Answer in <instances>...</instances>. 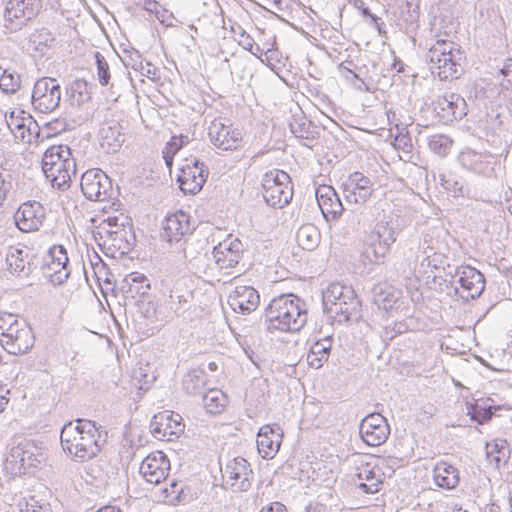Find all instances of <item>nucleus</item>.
<instances>
[{
	"mask_svg": "<svg viewBox=\"0 0 512 512\" xmlns=\"http://www.w3.org/2000/svg\"><path fill=\"white\" fill-rule=\"evenodd\" d=\"M459 161L463 168L478 175L490 176L494 170V157L477 153L475 151H465L459 156Z\"/></svg>",
	"mask_w": 512,
	"mask_h": 512,
	"instance_id": "28",
	"label": "nucleus"
},
{
	"mask_svg": "<svg viewBox=\"0 0 512 512\" xmlns=\"http://www.w3.org/2000/svg\"><path fill=\"white\" fill-rule=\"evenodd\" d=\"M41 9V0H9L5 4V27L15 31L26 21L33 19Z\"/></svg>",
	"mask_w": 512,
	"mask_h": 512,
	"instance_id": "13",
	"label": "nucleus"
},
{
	"mask_svg": "<svg viewBox=\"0 0 512 512\" xmlns=\"http://www.w3.org/2000/svg\"><path fill=\"white\" fill-rule=\"evenodd\" d=\"M354 290L350 286L342 285L341 283H331L324 291L322 295L324 311L331 308L333 304L338 303L340 297L343 299H349L354 294Z\"/></svg>",
	"mask_w": 512,
	"mask_h": 512,
	"instance_id": "40",
	"label": "nucleus"
},
{
	"mask_svg": "<svg viewBox=\"0 0 512 512\" xmlns=\"http://www.w3.org/2000/svg\"><path fill=\"white\" fill-rule=\"evenodd\" d=\"M0 342L12 355L27 353L34 345L35 337L28 323L11 313L0 315Z\"/></svg>",
	"mask_w": 512,
	"mask_h": 512,
	"instance_id": "4",
	"label": "nucleus"
},
{
	"mask_svg": "<svg viewBox=\"0 0 512 512\" xmlns=\"http://www.w3.org/2000/svg\"><path fill=\"white\" fill-rule=\"evenodd\" d=\"M259 294L251 286H237L228 296V304L237 313L248 314L259 304Z\"/></svg>",
	"mask_w": 512,
	"mask_h": 512,
	"instance_id": "26",
	"label": "nucleus"
},
{
	"mask_svg": "<svg viewBox=\"0 0 512 512\" xmlns=\"http://www.w3.org/2000/svg\"><path fill=\"white\" fill-rule=\"evenodd\" d=\"M45 177L50 181L53 188L65 191L69 188L71 177L68 173L58 170L54 166L43 170Z\"/></svg>",
	"mask_w": 512,
	"mask_h": 512,
	"instance_id": "48",
	"label": "nucleus"
},
{
	"mask_svg": "<svg viewBox=\"0 0 512 512\" xmlns=\"http://www.w3.org/2000/svg\"><path fill=\"white\" fill-rule=\"evenodd\" d=\"M21 88V77L14 71L0 67V89L5 93H16Z\"/></svg>",
	"mask_w": 512,
	"mask_h": 512,
	"instance_id": "47",
	"label": "nucleus"
},
{
	"mask_svg": "<svg viewBox=\"0 0 512 512\" xmlns=\"http://www.w3.org/2000/svg\"><path fill=\"white\" fill-rule=\"evenodd\" d=\"M373 293L375 304L386 312L392 310L398 301L399 293L388 285L375 287Z\"/></svg>",
	"mask_w": 512,
	"mask_h": 512,
	"instance_id": "41",
	"label": "nucleus"
},
{
	"mask_svg": "<svg viewBox=\"0 0 512 512\" xmlns=\"http://www.w3.org/2000/svg\"><path fill=\"white\" fill-rule=\"evenodd\" d=\"M187 299L184 295H180L175 291H171L169 295V307L174 313L178 314L184 310Z\"/></svg>",
	"mask_w": 512,
	"mask_h": 512,
	"instance_id": "57",
	"label": "nucleus"
},
{
	"mask_svg": "<svg viewBox=\"0 0 512 512\" xmlns=\"http://www.w3.org/2000/svg\"><path fill=\"white\" fill-rule=\"evenodd\" d=\"M360 308V302L354 293L349 299L333 304L325 312L335 321L342 323L357 320L360 317Z\"/></svg>",
	"mask_w": 512,
	"mask_h": 512,
	"instance_id": "30",
	"label": "nucleus"
},
{
	"mask_svg": "<svg viewBox=\"0 0 512 512\" xmlns=\"http://www.w3.org/2000/svg\"><path fill=\"white\" fill-rule=\"evenodd\" d=\"M182 492V485L176 480H172L169 487H165L163 489V493H165V498L170 502L180 501Z\"/></svg>",
	"mask_w": 512,
	"mask_h": 512,
	"instance_id": "56",
	"label": "nucleus"
},
{
	"mask_svg": "<svg viewBox=\"0 0 512 512\" xmlns=\"http://www.w3.org/2000/svg\"><path fill=\"white\" fill-rule=\"evenodd\" d=\"M306 322V304L294 294H282L273 298L265 309V323L270 332H296Z\"/></svg>",
	"mask_w": 512,
	"mask_h": 512,
	"instance_id": "2",
	"label": "nucleus"
},
{
	"mask_svg": "<svg viewBox=\"0 0 512 512\" xmlns=\"http://www.w3.org/2000/svg\"><path fill=\"white\" fill-rule=\"evenodd\" d=\"M80 185L84 196L91 201H105L113 192L111 179L100 169L84 172Z\"/></svg>",
	"mask_w": 512,
	"mask_h": 512,
	"instance_id": "14",
	"label": "nucleus"
},
{
	"mask_svg": "<svg viewBox=\"0 0 512 512\" xmlns=\"http://www.w3.org/2000/svg\"><path fill=\"white\" fill-rule=\"evenodd\" d=\"M316 198L326 220H336L341 216L344 207L333 187L325 185L319 187L316 190Z\"/></svg>",
	"mask_w": 512,
	"mask_h": 512,
	"instance_id": "27",
	"label": "nucleus"
},
{
	"mask_svg": "<svg viewBox=\"0 0 512 512\" xmlns=\"http://www.w3.org/2000/svg\"><path fill=\"white\" fill-rule=\"evenodd\" d=\"M69 258L63 245H53L46 253L41 268L43 274L54 285L63 284L70 275Z\"/></svg>",
	"mask_w": 512,
	"mask_h": 512,
	"instance_id": "11",
	"label": "nucleus"
},
{
	"mask_svg": "<svg viewBox=\"0 0 512 512\" xmlns=\"http://www.w3.org/2000/svg\"><path fill=\"white\" fill-rule=\"evenodd\" d=\"M296 240L302 249L312 251L320 241V232L316 226L306 224L301 226L296 233Z\"/></svg>",
	"mask_w": 512,
	"mask_h": 512,
	"instance_id": "42",
	"label": "nucleus"
},
{
	"mask_svg": "<svg viewBox=\"0 0 512 512\" xmlns=\"http://www.w3.org/2000/svg\"><path fill=\"white\" fill-rule=\"evenodd\" d=\"M212 144L220 150H235L240 145L242 134L222 119H215L208 128Z\"/></svg>",
	"mask_w": 512,
	"mask_h": 512,
	"instance_id": "18",
	"label": "nucleus"
},
{
	"mask_svg": "<svg viewBox=\"0 0 512 512\" xmlns=\"http://www.w3.org/2000/svg\"><path fill=\"white\" fill-rule=\"evenodd\" d=\"M426 57L431 73L440 80H452L460 75L461 52L454 42L438 39Z\"/></svg>",
	"mask_w": 512,
	"mask_h": 512,
	"instance_id": "5",
	"label": "nucleus"
},
{
	"mask_svg": "<svg viewBox=\"0 0 512 512\" xmlns=\"http://www.w3.org/2000/svg\"><path fill=\"white\" fill-rule=\"evenodd\" d=\"M182 418L173 412H164L154 415L150 422V430L155 438L162 440L166 437L171 440L172 436H178L184 430Z\"/></svg>",
	"mask_w": 512,
	"mask_h": 512,
	"instance_id": "22",
	"label": "nucleus"
},
{
	"mask_svg": "<svg viewBox=\"0 0 512 512\" xmlns=\"http://www.w3.org/2000/svg\"><path fill=\"white\" fill-rule=\"evenodd\" d=\"M207 375L203 369L193 368L182 380L183 389L189 395L203 396L206 389Z\"/></svg>",
	"mask_w": 512,
	"mask_h": 512,
	"instance_id": "34",
	"label": "nucleus"
},
{
	"mask_svg": "<svg viewBox=\"0 0 512 512\" xmlns=\"http://www.w3.org/2000/svg\"><path fill=\"white\" fill-rule=\"evenodd\" d=\"M439 181L441 186L453 197L462 195L463 185L457 180L455 176L442 173L439 175Z\"/></svg>",
	"mask_w": 512,
	"mask_h": 512,
	"instance_id": "53",
	"label": "nucleus"
},
{
	"mask_svg": "<svg viewBox=\"0 0 512 512\" xmlns=\"http://www.w3.org/2000/svg\"><path fill=\"white\" fill-rule=\"evenodd\" d=\"M67 122L64 119H54L46 123L45 127L48 130L46 137L60 134L67 129Z\"/></svg>",
	"mask_w": 512,
	"mask_h": 512,
	"instance_id": "60",
	"label": "nucleus"
},
{
	"mask_svg": "<svg viewBox=\"0 0 512 512\" xmlns=\"http://www.w3.org/2000/svg\"><path fill=\"white\" fill-rule=\"evenodd\" d=\"M10 272L20 277H28L39 265V258L30 250L11 247L6 256Z\"/></svg>",
	"mask_w": 512,
	"mask_h": 512,
	"instance_id": "24",
	"label": "nucleus"
},
{
	"mask_svg": "<svg viewBox=\"0 0 512 512\" xmlns=\"http://www.w3.org/2000/svg\"><path fill=\"white\" fill-rule=\"evenodd\" d=\"M332 347V337L327 336L315 341L307 354V363L311 368L319 369L328 361Z\"/></svg>",
	"mask_w": 512,
	"mask_h": 512,
	"instance_id": "32",
	"label": "nucleus"
},
{
	"mask_svg": "<svg viewBox=\"0 0 512 512\" xmlns=\"http://www.w3.org/2000/svg\"><path fill=\"white\" fill-rule=\"evenodd\" d=\"M6 123L9 130L14 134L16 139L21 141L30 142L31 128L30 125L33 123L32 118H23L15 115V112H10L9 116H6Z\"/></svg>",
	"mask_w": 512,
	"mask_h": 512,
	"instance_id": "38",
	"label": "nucleus"
},
{
	"mask_svg": "<svg viewBox=\"0 0 512 512\" xmlns=\"http://www.w3.org/2000/svg\"><path fill=\"white\" fill-rule=\"evenodd\" d=\"M396 241V233L385 222L377 223L375 229L366 237L361 257L364 263H380L389 253Z\"/></svg>",
	"mask_w": 512,
	"mask_h": 512,
	"instance_id": "8",
	"label": "nucleus"
},
{
	"mask_svg": "<svg viewBox=\"0 0 512 512\" xmlns=\"http://www.w3.org/2000/svg\"><path fill=\"white\" fill-rule=\"evenodd\" d=\"M95 59L97 64V76L99 83L102 86H106L109 83L110 71L107 61L100 52L95 53Z\"/></svg>",
	"mask_w": 512,
	"mask_h": 512,
	"instance_id": "55",
	"label": "nucleus"
},
{
	"mask_svg": "<svg viewBox=\"0 0 512 512\" xmlns=\"http://www.w3.org/2000/svg\"><path fill=\"white\" fill-rule=\"evenodd\" d=\"M208 174L207 166L196 157L184 159L178 175L180 189L184 193L196 194L202 189Z\"/></svg>",
	"mask_w": 512,
	"mask_h": 512,
	"instance_id": "12",
	"label": "nucleus"
},
{
	"mask_svg": "<svg viewBox=\"0 0 512 512\" xmlns=\"http://www.w3.org/2000/svg\"><path fill=\"white\" fill-rule=\"evenodd\" d=\"M501 86L506 90H512V59H510L500 70Z\"/></svg>",
	"mask_w": 512,
	"mask_h": 512,
	"instance_id": "59",
	"label": "nucleus"
},
{
	"mask_svg": "<svg viewBox=\"0 0 512 512\" xmlns=\"http://www.w3.org/2000/svg\"><path fill=\"white\" fill-rule=\"evenodd\" d=\"M178 252L182 255L185 261L193 262L197 260L205 250V243L203 240L196 238L190 233L178 243Z\"/></svg>",
	"mask_w": 512,
	"mask_h": 512,
	"instance_id": "35",
	"label": "nucleus"
},
{
	"mask_svg": "<svg viewBox=\"0 0 512 512\" xmlns=\"http://www.w3.org/2000/svg\"><path fill=\"white\" fill-rule=\"evenodd\" d=\"M149 279L140 272L128 274L121 282V290L126 298L138 300L146 296L150 290Z\"/></svg>",
	"mask_w": 512,
	"mask_h": 512,
	"instance_id": "31",
	"label": "nucleus"
},
{
	"mask_svg": "<svg viewBox=\"0 0 512 512\" xmlns=\"http://www.w3.org/2000/svg\"><path fill=\"white\" fill-rule=\"evenodd\" d=\"M394 146L396 149L402 150L405 153H410L413 148L412 141L409 135L403 134L402 132H399L395 136Z\"/></svg>",
	"mask_w": 512,
	"mask_h": 512,
	"instance_id": "58",
	"label": "nucleus"
},
{
	"mask_svg": "<svg viewBox=\"0 0 512 512\" xmlns=\"http://www.w3.org/2000/svg\"><path fill=\"white\" fill-rule=\"evenodd\" d=\"M497 407L492 405H485L484 403L466 402V415L479 425L485 424L491 420Z\"/></svg>",
	"mask_w": 512,
	"mask_h": 512,
	"instance_id": "44",
	"label": "nucleus"
},
{
	"mask_svg": "<svg viewBox=\"0 0 512 512\" xmlns=\"http://www.w3.org/2000/svg\"><path fill=\"white\" fill-rule=\"evenodd\" d=\"M407 330V325L404 322H395L392 326L387 325L384 328L383 335L385 338L392 340L398 334H401Z\"/></svg>",
	"mask_w": 512,
	"mask_h": 512,
	"instance_id": "63",
	"label": "nucleus"
},
{
	"mask_svg": "<svg viewBox=\"0 0 512 512\" xmlns=\"http://www.w3.org/2000/svg\"><path fill=\"white\" fill-rule=\"evenodd\" d=\"M434 105L435 111L444 123L460 120L467 114V103L457 93H446L439 96Z\"/></svg>",
	"mask_w": 512,
	"mask_h": 512,
	"instance_id": "20",
	"label": "nucleus"
},
{
	"mask_svg": "<svg viewBox=\"0 0 512 512\" xmlns=\"http://www.w3.org/2000/svg\"><path fill=\"white\" fill-rule=\"evenodd\" d=\"M67 93L72 98V101L76 102L78 105L90 99L88 84L83 79H77L73 81L67 89Z\"/></svg>",
	"mask_w": 512,
	"mask_h": 512,
	"instance_id": "49",
	"label": "nucleus"
},
{
	"mask_svg": "<svg viewBox=\"0 0 512 512\" xmlns=\"http://www.w3.org/2000/svg\"><path fill=\"white\" fill-rule=\"evenodd\" d=\"M143 76L155 80L160 78V71L159 69L153 65L151 62H146L144 64V69L142 71Z\"/></svg>",
	"mask_w": 512,
	"mask_h": 512,
	"instance_id": "64",
	"label": "nucleus"
},
{
	"mask_svg": "<svg viewBox=\"0 0 512 512\" xmlns=\"http://www.w3.org/2000/svg\"><path fill=\"white\" fill-rule=\"evenodd\" d=\"M206 411L210 414L221 413L227 405V396L219 389H209L202 396Z\"/></svg>",
	"mask_w": 512,
	"mask_h": 512,
	"instance_id": "43",
	"label": "nucleus"
},
{
	"mask_svg": "<svg viewBox=\"0 0 512 512\" xmlns=\"http://www.w3.org/2000/svg\"><path fill=\"white\" fill-rule=\"evenodd\" d=\"M45 461L44 448L34 440L21 438L10 449L7 462L17 468L19 473H26Z\"/></svg>",
	"mask_w": 512,
	"mask_h": 512,
	"instance_id": "9",
	"label": "nucleus"
},
{
	"mask_svg": "<svg viewBox=\"0 0 512 512\" xmlns=\"http://www.w3.org/2000/svg\"><path fill=\"white\" fill-rule=\"evenodd\" d=\"M63 451L76 462H86L101 451V432L96 423L87 419H76L66 423L60 433Z\"/></svg>",
	"mask_w": 512,
	"mask_h": 512,
	"instance_id": "1",
	"label": "nucleus"
},
{
	"mask_svg": "<svg viewBox=\"0 0 512 512\" xmlns=\"http://www.w3.org/2000/svg\"><path fill=\"white\" fill-rule=\"evenodd\" d=\"M98 234L104 238L103 245L114 248L115 252L127 254L133 248L135 236L131 225L116 227V230H108L106 226H102L99 227Z\"/></svg>",
	"mask_w": 512,
	"mask_h": 512,
	"instance_id": "23",
	"label": "nucleus"
},
{
	"mask_svg": "<svg viewBox=\"0 0 512 512\" xmlns=\"http://www.w3.org/2000/svg\"><path fill=\"white\" fill-rule=\"evenodd\" d=\"M170 461L161 451L149 454L141 463L139 472L151 484H160L168 476Z\"/></svg>",
	"mask_w": 512,
	"mask_h": 512,
	"instance_id": "21",
	"label": "nucleus"
},
{
	"mask_svg": "<svg viewBox=\"0 0 512 512\" xmlns=\"http://www.w3.org/2000/svg\"><path fill=\"white\" fill-rule=\"evenodd\" d=\"M451 145L452 140L445 135H433L428 140L429 149L441 157L448 154Z\"/></svg>",
	"mask_w": 512,
	"mask_h": 512,
	"instance_id": "51",
	"label": "nucleus"
},
{
	"mask_svg": "<svg viewBox=\"0 0 512 512\" xmlns=\"http://www.w3.org/2000/svg\"><path fill=\"white\" fill-rule=\"evenodd\" d=\"M433 478L437 486L453 489L459 483V471L451 464L441 461L433 469Z\"/></svg>",
	"mask_w": 512,
	"mask_h": 512,
	"instance_id": "33",
	"label": "nucleus"
},
{
	"mask_svg": "<svg viewBox=\"0 0 512 512\" xmlns=\"http://www.w3.org/2000/svg\"><path fill=\"white\" fill-rule=\"evenodd\" d=\"M343 186L346 200L354 204H364L374 192L373 181L358 171L350 174Z\"/></svg>",
	"mask_w": 512,
	"mask_h": 512,
	"instance_id": "19",
	"label": "nucleus"
},
{
	"mask_svg": "<svg viewBox=\"0 0 512 512\" xmlns=\"http://www.w3.org/2000/svg\"><path fill=\"white\" fill-rule=\"evenodd\" d=\"M446 282L454 289L455 295L462 299H476L485 289L484 275L471 266L448 267Z\"/></svg>",
	"mask_w": 512,
	"mask_h": 512,
	"instance_id": "6",
	"label": "nucleus"
},
{
	"mask_svg": "<svg viewBox=\"0 0 512 512\" xmlns=\"http://www.w3.org/2000/svg\"><path fill=\"white\" fill-rule=\"evenodd\" d=\"M509 453L508 442L505 439H495L493 443L486 444V456L498 466Z\"/></svg>",
	"mask_w": 512,
	"mask_h": 512,
	"instance_id": "46",
	"label": "nucleus"
},
{
	"mask_svg": "<svg viewBox=\"0 0 512 512\" xmlns=\"http://www.w3.org/2000/svg\"><path fill=\"white\" fill-rule=\"evenodd\" d=\"M359 433L367 445L377 447L388 439L390 427L386 418L380 413H371L361 421Z\"/></svg>",
	"mask_w": 512,
	"mask_h": 512,
	"instance_id": "16",
	"label": "nucleus"
},
{
	"mask_svg": "<svg viewBox=\"0 0 512 512\" xmlns=\"http://www.w3.org/2000/svg\"><path fill=\"white\" fill-rule=\"evenodd\" d=\"M357 479L359 481L358 488L366 494L377 493L382 485L380 475H377L373 469H370L369 465L359 469Z\"/></svg>",
	"mask_w": 512,
	"mask_h": 512,
	"instance_id": "39",
	"label": "nucleus"
},
{
	"mask_svg": "<svg viewBox=\"0 0 512 512\" xmlns=\"http://www.w3.org/2000/svg\"><path fill=\"white\" fill-rule=\"evenodd\" d=\"M45 218V208L37 201L22 203L14 215L17 228L26 233L38 231Z\"/></svg>",
	"mask_w": 512,
	"mask_h": 512,
	"instance_id": "17",
	"label": "nucleus"
},
{
	"mask_svg": "<svg viewBox=\"0 0 512 512\" xmlns=\"http://www.w3.org/2000/svg\"><path fill=\"white\" fill-rule=\"evenodd\" d=\"M191 231L189 215L179 210L165 218L162 237L171 245L178 244Z\"/></svg>",
	"mask_w": 512,
	"mask_h": 512,
	"instance_id": "25",
	"label": "nucleus"
},
{
	"mask_svg": "<svg viewBox=\"0 0 512 512\" xmlns=\"http://www.w3.org/2000/svg\"><path fill=\"white\" fill-rule=\"evenodd\" d=\"M241 243L239 240L231 242L229 247H224L228 251L224 258L217 256V263L222 262L221 268L234 267L239 262V251Z\"/></svg>",
	"mask_w": 512,
	"mask_h": 512,
	"instance_id": "52",
	"label": "nucleus"
},
{
	"mask_svg": "<svg viewBox=\"0 0 512 512\" xmlns=\"http://www.w3.org/2000/svg\"><path fill=\"white\" fill-rule=\"evenodd\" d=\"M54 167L62 172L68 173L70 176H76V162L72 155L68 156L67 159L63 157L61 162L54 165Z\"/></svg>",
	"mask_w": 512,
	"mask_h": 512,
	"instance_id": "62",
	"label": "nucleus"
},
{
	"mask_svg": "<svg viewBox=\"0 0 512 512\" xmlns=\"http://www.w3.org/2000/svg\"><path fill=\"white\" fill-rule=\"evenodd\" d=\"M262 195L266 203L273 208H283L290 203L293 187L290 176L278 169L266 172L262 178Z\"/></svg>",
	"mask_w": 512,
	"mask_h": 512,
	"instance_id": "7",
	"label": "nucleus"
},
{
	"mask_svg": "<svg viewBox=\"0 0 512 512\" xmlns=\"http://www.w3.org/2000/svg\"><path fill=\"white\" fill-rule=\"evenodd\" d=\"M291 132L295 137L305 140H314L318 135V127L306 116L293 115L292 121L289 124Z\"/></svg>",
	"mask_w": 512,
	"mask_h": 512,
	"instance_id": "37",
	"label": "nucleus"
},
{
	"mask_svg": "<svg viewBox=\"0 0 512 512\" xmlns=\"http://www.w3.org/2000/svg\"><path fill=\"white\" fill-rule=\"evenodd\" d=\"M61 101V86L52 77L39 78L33 87L32 105L41 113H49L59 107Z\"/></svg>",
	"mask_w": 512,
	"mask_h": 512,
	"instance_id": "10",
	"label": "nucleus"
},
{
	"mask_svg": "<svg viewBox=\"0 0 512 512\" xmlns=\"http://www.w3.org/2000/svg\"><path fill=\"white\" fill-rule=\"evenodd\" d=\"M400 19L408 24H414L419 17L418 6L411 2L406 1L399 7Z\"/></svg>",
	"mask_w": 512,
	"mask_h": 512,
	"instance_id": "54",
	"label": "nucleus"
},
{
	"mask_svg": "<svg viewBox=\"0 0 512 512\" xmlns=\"http://www.w3.org/2000/svg\"><path fill=\"white\" fill-rule=\"evenodd\" d=\"M12 188V176L10 174L0 175V207L6 200Z\"/></svg>",
	"mask_w": 512,
	"mask_h": 512,
	"instance_id": "61",
	"label": "nucleus"
},
{
	"mask_svg": "<svg viewBox=\"0 0 512 512\" xmlns=\"http://www.w3.org/2000/svg\"><path fill=\"white\" fill-rule=\"evenodd\" d=\"M223 478L233 492H246L252 485L253 471L251 465L246 459L236 457L227 463L223 470Z\"/></svg>",
	"mask_w": 512,
	"mask_h": 512,
	"instance_id": "15",
	"label": "nucleus"
},
{
	"mask_svg": "<svg viewBox=\"0 0 512 512\" xmlns=\"http://www.w3.org/2000/svg\"><path fill=\"white\" fill-rule=\"evenodd\" d=\"M19 512H48V506L38 500L34 495L21 497L17 502Z\"/></svg>",
	"mask_w": 512,
	"mask_h": 512,
	"instance_id": "50",
	"label": "nucleus"
},
{
	"mask_svg": "<svg viewBox=\"0 0 512 512\" xmlns=\"http://www.w3.org/2000/svg\"><path fill=\"white\" fill-rule=\"evenodd\" d=\"M410 257H414L413 273L417 278H430L434 270L442 269L444 277L448 272L447 257L442 251L440 241L435 237L434 232H426L419 240L416 247L409 249Z\"/></svg>",
	"mask_w": 512,
	"mask_h": 512,
	"instance_id": "3",
	"label": "nucleus"
},
{
	"mask_svg": "<svg viewBox=\"0 0 512 512\" xmlns=\"http://www.w3.org/2000/svg\"><path fill=\"white\" fill-rule=\"evenodd\" d=\"M71 156V150L67 145H53L49 147L42 158V170L50 168L61 162L63 157Z\"/></svg>",
	"mask_w": 512,
	"mask_h": 512,
	"instance_id": "45",
	"label": "nucleus"
},
{
	"mask_svg": "<svg viewBox=\"0 0 512 512\" xmlns=\"http://www.w3.org/2000/svg\"><path fill=\"white\" fill-rule=\"evenodd\" d=\"M282 442L280 428L264 425L257 434V448L263 458H273Z\"/></svg>",
	"mask_w": 512,
	"mask_h": 512,
	"instance_id": "29",
	"label": "nucleus"
},
{
	"mask_svg": "<svg viewBox=\"0 0 512 512\" xmlns=\"http://www.w3.org/2000/svg\"><path fill=\"white\" fill-rule=\"evenodd\" d=\"M102 148L107 152H116L125 141V135L118 124L103 126L100 130Z\"/></svg>",
	"mask_w": 512,
	"mask_h": 512,
	"instance_id": "36",
	"label": "nucleus"
}]
</instances>
